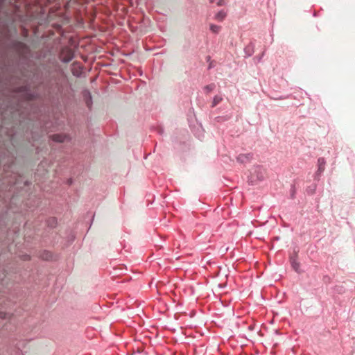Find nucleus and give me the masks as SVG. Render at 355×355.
Here are the masks:
<instances>
[{
  "label": "nucleus",
  "mask_w": 355,
  "mask_h": 355,
  "mask_svg": "<svg viewBox=\"0 0 355 355\" xmlns=\"http://www.w3.org/2000/svg\"><path fill=\"white\" fill-rule=\"evenodd\" d=\"M216 88V85L214 83H210L207 85H205L203 87V91L205 94H208L210 92H211L213 90H214Z\"/></svg>",
  "instance_id": "nucleus-21"
},
{
  "label": "nucleus",
  "mask_w": 355,
  "mask_h": 355,
  "mask_svg": "<svg viewBox=\"0 0 355 355\" xmlns=\"http://www.w3.org/2000/svg\"><path fill=\"white\" fill-rule=\"evenodd\" d=\"M263 53L262 54V55H261V56H260V57H259V58H257V60H258V61H259H259H261V58H262V56H263Z\"/></svg>",
  "instance_id": "nucleus-32"
},
{
  "label": "nucleus",
  "mask_w": 355,
  "mask_h": 355,
  "mask_svg": "<svg viewBox=\"0 0 355 355\" xmlns=\"http://www.w3.org/2000/svg\"><path fill=\"white\" fill-rule=\"evenodd\" d=\"M35 150L37 154H40V150H42L40 146H37Z\"/></svg>",
  "instance_id": "nucleus-31"
},
{
  "label": "nucleus",
  "mask_w": 355,
  "mask_h": 355,
  "mask_svg": "<svg viewBox=\"0 0 355 355\" xmlns=\"http://www.w3.org/2000/svg\"><path fill=\"white\" fill-rule=\"evenodd\" d=\"M316 184H312L311 185L307 187L306 191V193L309 194V195H313L315 190H316Z\"/></svg>",
  "instance_id": "nucleus-23"
},
{
  "label": "nucleus",
  "mask_w": 355,
  "mask_h": 355,
  "mask_svg": "<svg viewBox=\"0 0 355 355\" xmlns=\"http://www.w3.org/2000/svg\"><path fill=\"white\" fill-rule=\"evenodd\" d=\"M253 156L254 155L252 153H241L236 157V160L241 164H247L250 162L253 159Z\"/></svg>",
  "instance_id": "nucleus-9"
},
{
  "label": "nucleus",
  "mask_w": 355,
  "mask_h": 355,
  "mask_svg": "<svg viewBox=\"0 0 355 355\" xmlns=\"http://www.w3.org/2000/svg\"><path fill=\"white\" fill-rule=\"evenodd\" d=\"M229 0H217L216 4L218 7L225 6L227 5Z\"/></svg>",
  "instance_id": "nucleus-26"
},
{
  "label": "nucleus",
  "mask_w": 355,
  "mask_h": 355,
  "mask_svg": "<svg viewBox=\"0 0 355 355\" xmlns=\"http://www.w3.org/2000/svg\"><path fill=\"white\" fill-rule=\"evenodd\" d=\"M151 130L156 132L160 136H164L165 131L164 127L161 124H156L151 126Z\"/></svg>",
  "instance_id": "nucleus-16"
},
{
  "label": "nucleus",
  "mask_w": 355,
  "mask_h": 355,
  "mask_svg": "<svg viewBox=\"0 0 355 355\" xmlns=\"http://www.w3.org/2000/svg\"><path fill=\"white\" fill-rule=\"evenodd\" d=\"M16 157L12 159L8 156L0 155V192L8 190L15 193L25 189L28 192L32 182L29 180L23 181L22 176L15 171ZM6 213L0 214V232L7 226Z\"/></svg>",
  "instance_id": "nucleus-2"
},
{
  "label": "nucleus",
  "mask_w": 355,
  "mask_h": 355,
  "mask_svg": "<svg viewBox=\"0 0 355 355\" xmlns=\"http://www.w3.org/2000/svg\"><path fill=\"white\" fill-rule=\"evenodd\" d=\"M46 225L49 229H54L58 225V220L54 216L48 218L46 220Z\"/></svg>",
  "instance_id": "nucleus-15"
},
{
  "label": "nucleus",
  "mask_w": 355,
  "mask_h": 355,
  "mask_svg": "<svg viewBox=\"0 0 355 355\" xmlns=\"http://www.w3.org/2000/svg\"><path fill=\"white\" fill-rule=\"evenodd\" d=\"M326 165V161L324 157H319L318 159V170L314 174V180L319 181L320 176L324 171Z\"/></svg>",
  "instance_id": "nucleus-8"
},
{
  "label": "nucleus",
  "mask_w": 355,
  "mask_h": 355,
  "mask_svg": "<svg viewBox=\"0 0 355 355\" xmlns=\"http://www.w3.org/2000/svg\"><path fill=\"white\" fill-rule=\"evenodd\" d=\"M3 1H4V0H1V2H3Z\"/></svg>",
  "instance_id": "nucleus-37"
},
{
  "label": "nucleus",
  "mask_w": 355,
  "mask_h": 355,
  "mask_svg": "<svg viewBox=\"0 0 355 355\" xmlns=\"http://www.w3.org/2000/svg\"><path fill=\"white\" fill-rule=\"evenodd\" d=\"M71 141V137L69 134L66 133H56L51 135L49 137V142L50 146L53 148L56 149V146L55 144H57L58 145H60L61 144L65 142V141Z\"/></svg>",
  "instance_id": "nucleus-4"
},
{
  "label": "nucleus",
  "mask_w": 355,
  "mask_h": 355,
  "mask_svg": "<svg viewBox=\"0 0 355 355\" xmlns=\"http://www.w3.org/2000/svg\"><path fill=\"white\" fill-rule=\"evenodd\" d=\"M209 29L212 33L218 34L222 29V26L211 23L209 24Z\"/></svg>",
  "instance_id": "nucleus-18"
},
{
  "label": "nucleus",
  "mask_w": 355,
  "mask_h": 355,
  "mask_svg": "<svg viewBox=\"0 0 355 355\" xmlns=\"http://www.w3.org/2000/svg\"><path fill=\"white\" fill-rule=\"evenodd\" d=\"M17 195L14 194L10 200L9 209H13L14 212L23 213L22 208L17 207L15 205Z\"/></svg>",
  "instance_id": "nucleus-14"
},
{
  "label": "nucleus",
  "mask_w": 355,
  "mask_h": 355,
  "mask_svg": "<svg viewBox=\"0 0 355 355\" xmlns=\"http://www.w3.org/2000/svg\"><path fill=\"white\" fill-rule=\"evenodd\" d=\"M263 178L264 172L263 167L261 166H256L251 169L248 182L250 185H255L258 182L263 180Z\"/></svg>",
  "instance_id": "nucleus-3"
},
{
  "label": "nucleus",
  "mask_w": 355,
  "mask_h": 355,
  "mask_svg": "<svg viewBox=\"0 0 355 355\" xmlns=\"http://www.w3.org/2000/svg\"><path fill=\"white\" fill-rule=\"evenodd\" d=\"M322 281L324 284H329L331 282V277L327 275H324L322 277Z\"/></svg>",
  "instance_id": "nucleus-28"
},
{
  "label": "nucleus",
  "mask_w": 355,
  "mask_h": 355,
  "mask_svg": "<svg viewBox=\"0 0 355 355\" xmlns=\"http://www.w3.org/2000/svg\"><path fill=\"white\" fill-rule=\"evenodd\" d=\"M227 15V12L224 9H221L216 12L214 15L213 16V19L218 21L222 22L225 20Z\"/></svg>",
  "instance_id": "nucleus-12"
},
{
  "label": "nucleus",
  "mask_w": 355,
  "mask_h": 355,
  "mask_svg": "<svg viewBox=\"0 0 355 355\" xmlns=\"http://www.w3.org/2000/svg\"><path fill=\"white\" fill-rule=\"evenodd\" d=\"M298 249H294L293 253L289 256V262L293 270L297 274H301L302 270L300 268V263L298 261Z\"/></svg>",
  "instance_id": "nucleus-5"
},
{
  "label": "nucleus",
  "mask_w": 355,
  "mask_h": 355,
  "mask_svg": "<svg viewBox=\"0 0 355 355\" xmlns=\"http://www.w3.org/2000/svg\"><path fill=\"white\" fill-rule=\"evenodd\" d=\"M223 101V97L220 95H216L213 98V101L211 103V107H215L217 105H218Z\"/></svg>",
  "instance_id": "nucleus-20"
},
{
  "label": "nucleus",
  "mask_w": 355,
  "mask_h": 355,
  "mask_svg": "<svg viewBox=\"0 0 355 355\" xmlns=\"http://www.w3.org/2000/svg\"><path fill=\"white\" fill-rule=\"evenodd\" d=\"M74 58V52L68 47L62 49L59 54L60 60L65 64L70 62Z\"/></svg>",
  "instance_id": "nucleus-6"
},
{
  "label": "nucleus",
  "mask_w": 355,
  "mask_h": 355,
  "mask_svg": "<svg viewBox=\"0 0 355 355\" xmlns=\"http://www.w3.org/2000/svg\"><path fill=\"white\" fill-rule=\"evenodd\" d=\"M44 163V160H43L42 162H41V164H43Z\"/></svg>",
  "instance_id": "nucleus-36"
},
{
  "label": "nucleus",
  "mask_w": 355,
  "mask_h": 355,
  "mask_svg": "<svg viewBox=\"0 0 355 355\" xmlns=\"http://www.w3.org/2000/svg\"><path fill=\"white\" fill-rule=\"evenodd\" d=\"M83 96L86 106L90 110L93 104L92 96L91 92L89 90H85L83 92Z\"/></svg>",
  "instance_id": "nucleus-11"
},
{
  "label": "nucleus",
  "mask_w": 355,
  "mask_h": 355,
  "mask_svg": "<svg viewBox=\"0 0 355 355\" xmlns=\"http://www.w3.org/2000/svg\"><path fill=\"white\" fill-rule=\"evenodd\" d=\"M254 44L252 42H250L245 48H244V53H245V58H249L251 57L254 52Z\"/></svg>",
  "instance_id": "nucleus-13"
},
{
  "label": "nucleus",
  "mask_w": 355,
  "mask_h": 355,
  "mask_svg": "<svg viewBox=\"0 0 355 355\" xmlns=\"http://www.w3.org/2000/svg\"><path fill=\"white\" fill-rule=\"evenodd\" d=\"M84 169L85 167L83 165H78L76 166V168L73 169L72 173L74 176H79L83 173Z\"/></svg>",
  "instance_id": "nucleus-19"
},
{
  "label": "nucleus",
  "mask_w": 355,
  "mask_h": 355,
  "mask_svg": "<svg viewBox=\"0 0 355 355\" xmlns=\"http://www.w3.org/2000/svg\"><path fill=\"white\" fill-rule=\"evenodd\" d=\"M12 93L0 97V155L11 159L17 157L22 143L35 146L53 125L50 120H42L30 103L39 94L29 85L15 87Z\"/></svg>",
  "instance_id": "nucleus-1"
},
{
  "label": "nucleus",
  "mask_w": 355,
  "mask_h": 355,
  "mask_svg": "<svg viewBox=\"0 0 355 355\" xmlns=\"http://www.w3.org/2000/svg\"><path fill=\"white\" fill-rule=\"evenodd\" d=\"M71 73L73 76L80 78L82 76L83 67L80 66V63L77 61L73 62L71 64Z\"/></svg>",
  "instance_id": "nucleus-10"
},
{
  "label": "nucleus",
  "mask_w": 355,
  "mask_h": 355,
  "mask_svg": "<svg viewBox=\"0 0 355 355\" xmlns=\"http://www.w3.org/2000/svg\"><path fill=\"white\" fill-rule=\"evenodd\" d=\"M171 141L173 144V147L175 148H178V146H182V145H184L185 144V142L184 141H180V142L178 141V138L177 137H175L174 135H173L171 137Z\"/></svg>",
  "instance_id": "nucleus-22"
},
{
  "label": "nucleus",
  "mask_w": 355,
  "mask_h": 355,
  "mask_svg": "<svg viewBox=\"0 0 355 355\" xmlns=\"http://www.w3.org/2000/svg\"><path fill=\"white\" fill-rule=\"evenodd\" d=\"M23 203H24V206H26L28 207V210L33 211L37 207L36 205H29V202L28 200H26V201L23 200Z\"/></svg>",
  "instance_id": "nucleus-27"
},
{
  "label": "nucleus",
  "mask_w": 355,
  "mask_h": 355,
  "mask_svg": "<svg viewBox=\"0 0 355 355\" xmlns=\"http://www.w3.org/2000/svg\"><path fill=\"white\" fill-rule=\"evenodd\" d=\"M67 184L69 185H72L73 184V178H70L67 180Z\"/></svg>",
  "instance_id": "nucleus-30"
},
{
  "label": "nucleus",
  "mask_w": 355,
  "mask_h": 355,
  "mask_svg": "<svg viewBox=\"0 0 355 355\" xmlns=\"http://www.w3.org/2000/svg\"><path fill=\"white\" fill-rule=\"evenodd\" d=\"M40 259L47 261H55L57 260V256L52 252L47 250H42L38 252Z\"/></svg>",
  "instance_id": "nucleus-7"
},
{
  "label": "nucleus",
  "mask_w": 355,
  "mask_h": 355,
  "mask_svg": "<svg viewBox=\"0 0 355 355\" xmlns=\"http://www.w3.org/2000/svg\"><path fill=\"white\" fill-rule=\"evenodd\" d=\"M296 194V188L294 184H292L290 189V197L291 199H294L295 198Z\"/></svg>",
  "instance_id": "nucleus-25"
},
{
  "label": "nucleus",
  "mask_w": 355,
  "mask_h": 355,
  "mask_svg": "<svg viewBox=\"0 0 355 355\" xmlns=\"http://www.w3.org/2000/svg\"><path fill=\"white\" fill-rule=\"evenodd\" d=\"M12 46L19 50H27L28 49L26 44L19 41H14L12 42Z\"/></svg>",
  "instance_id": "nucleus-17"
},
{
  "label": "nucleus",
  "mask_w": 355,
  "mask_h": 355,
  "mask_svg": "<svg viewBox=\"0 0 355 355\" xmlns=\"http://www.w3.org/2000/svg\"><path fill=\"white\" fill-rule=\"evenodd\" d=\"M211 67H212L211 64H210L209 65V67H208V69H211Z\"/></svg>",
  "instance_id": "nucleus-34"
},
{
  "label": "nucleus",
  "mask_w": 355,
  "mask_h": 355,
  "mask_svg": "<svg viewBox=\"0 0 355 355\" xmlns=\"http://www.w3.org/2000/svg\"><path fill=\"white\" fill-rule=\"evenodd\" d=\"M14 232H15V234H17L18 230H15V231H14Z\"/></svg>",
  "instance_id": "nucleus-35"
},
{
  "label": "nucleus",
  "mask_w": 355,
  "mask_h": 355,
  "mask_svg": "<svg viewBox=\"0 0 355 355\" xmlns=\"http://www.w3.org/2000/svg\"><path fill=\"white\" fill-rule=\"evenodd\" d=\"M217 121L218 122H220L222 121H225V120H227L228 118H227L226 116H218L217 118Z\"/></svg>",
  "instance_id": "nucleus-29"
},
{
  "label": "nucleus",
  "mask_w": 355,
  "mask_h": 355,
  "mask_svg": "<svg viewBox=\"0 0 355 355\" xmlns=\"http://www.w3.org/2000/svg\"><path fill=\"white\" fill-rule=\"evenodd\" d=\"M11 318V315L9 313L0 311V320H8Z\"/></svg>",
  "instance_id": "nucleus-24"
},
{
  "label": "nucleus",
  "mask_w": 355,
  "mask_h": 355,
  "mask_svg": "<svg viewBox=\"0 0 355 355\" xmlns=\"http://www.w3.org/2000/svg\"><path fill=\"white\" fill-rule=\"evenodd\" d=\"M215 1H216V0H209V3H214Z\"/></svg>",
  "instance_id": "nucleus-33"
}]
</instances>
